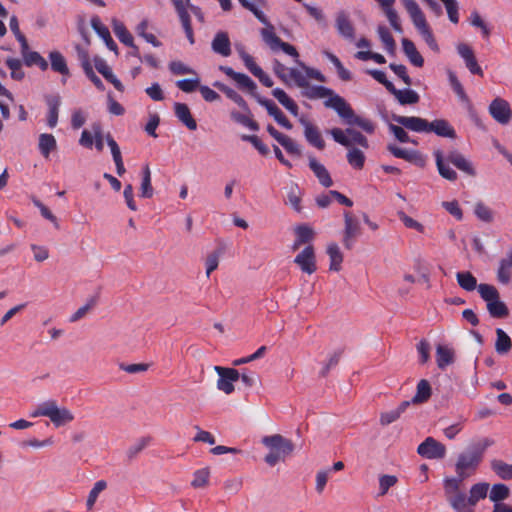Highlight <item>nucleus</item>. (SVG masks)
<instances>
[{"label":"nucleus","mask_w":512,"mask_h":512,"mask_svg":"<svg viewBox=\"0 0 512 512\" xmlns=\"http://www.w3.org/2000/svg\"><path fill=\"white\" fill-rule=\"evenodd\" d=\"M330 134L335 142L347 148L346 159L349 165L356 170H361L366 161L364 150L369 148L368 139L352 128L346 130L333 128Z\"/></svg>","instance_id":"f257e3e1"},{"label":"nucleus","mask_w":512,"mask_h":512,"mask_svg":"<svg viewBox=\"0 0 512 512\" xmlns=\"http://www.w3.org/2000/svg\"><path fill=\"white\" fill-rule=\"evenodd\" d=\"M393 121L403 126L404 128L418 133L433 132L440 137L455 138L456 132L447 120L436 119L428 122L426 119L416 116H401L393 115Z\"/></svg>","instance_id":"f03ea898"},{"label":"nucleus","mask_w":512,"mask_h":512,"mask_svg":"<svg viewBox=\"0 0 512 512\" xmlns=\"http://www.w3.org/2000/svg\"><path fill=\"white\" fill-rule=\"evenodd\" d=\"M493 444L494 441L492 439L483 438L470 445L466 451L460 453L455 463L456 474L461 478L472 476L482 462L485 451Z\"/></svg>","instance_id":"7ed1b4c3"},{"label":"nucleus","mask_w":512,"mask_h":512,"mask_svg":"<svg viewBox=\"0 0 512 512\" xmlns=\"http://www.w3.org/2000/svg\"><path fill=\"white\" fill-rule=\"evenodd\" d=\"M410 16V19L415 26L418 33L421 35L423 40L429 46V48L435 52L439 51V46L435 40L433 32L426 21L425 15L420 9L419 5L415 0H400Z\"/></svg>","instance_id":"20e7f679"},{"label":"nucleus","mask_w":512,"mask_h":512,"mask_svg":"<svg viewBox=\"0 0 512 512\" xmlns=\"http://www.w3.org/2000/svg\"><path fill=\"white\" fill-rule=\"evenodd\" d=\"M326 107L334 109L348 125H357L369 134H372L375 130L374 123L367 118L356 115L351 106L341 96L334 97V99L326 103Z\"/></svg>","instance_id":"39448f33"},{"label":"nucleus","mask_w":512,"mask_h":512,"mask_svg":"<svg viewBox=\"0 0 512 512\" xmlns=\"http://www.w3.org/2000/svg\"><path fill=\"white\" fill-rule=\"evenodd\" d=\"M31 417H48L55 427L64 426L74 420L73 413L66 407H59L55 400L40 403Z\"/></svg>","instance_id":"423d86ee"},{"label":"nucleus","mask_w":512,"mask_h":512,"mask_svg":"<svg viewBox=\"0 0 512 512\" xmlns=\"http://www.w3.org/2000/svg\"><path fill=\"white\" fill-rule=\"evenodd\" d=\"M264 28L260 29V36L262 41L266 46L270 48L271 51L276 52L278 50H282L287 55L293 58H299V53L296 48L280 39L275 32V27L270 23L267 16L265 15V21H260Z\"/></svg>","instance_id":"0eeeda50"},{"label":"nucleus","mask_w":512,"mask_h":512,"mask_svg":"<svg viewBox=\"0 0 512 512\" xmlns=\"http://www.w3.org/2000/svg\"><path fill=\"white\" fill-rule=\"evenodd\" d=\"M478 292L486 302L489 314L494 318L506 317L509 313L506 304L500 300V294L496 287L490 284H479Z\"/></svg>","instance_id":"6e6552de"},{"label":"nucleus","mask_w":512,"mask_h":512,"mask_svg":"<svg viewBox=\"0 0 512 512\" xmlns=\"http://www.w3.org/2000/svg\"><path fill=\"white\" fill-rule=\"evenodd\" d=\"M298 68H290L289 69V85L293 82L299 88H304L307 86L308 79H314L319 82H325V76L317 69L308 67L303 62H301L298 58H294Z\"/></svg>","instance_id":"1a4fd4ad"},{"label":"nucleus","mask_w":512,"mask_h":512,"mask_svg":"<svg viewBox=\"0 0 512 512\" xmlns=\"http://www.w3.org/2000/svg\"><path fill=\"white\" fill-rule=\"evenodd\" d=\"M214 370L219 376L216 384L217 389L227 395L232 394L235 390L234 383L240 378L239 371L221 366H214Z\"/></svg>","instance_id":"9d476101"},{"label":"nucleus","mask_w":512,"mask_h":512,"mask_svg":"<svg viewBox=\"0 0 512 512\" xmlns=\"http://www.w3.org/2000/svg\"><path fill=\"white\" fill-rule=\"evenodd\" d=\"M488 111L491 117L501 125L508 124L512 119V109L507 100L496 97L490 103Z\"/></svg>","instance_id":"9b49d317"},{"label":"nucleus","mask_w":512,"mask_h":512,"mask_svg":"<svg viewBox=\"0 0 512 512\" xmlns=\"http://www.w3.org/2000/svg\"><path fill=\"white\" fill-rule=\"evenodd\" d=\"M417 453L426 459H443L446 447L433 437H427L417 448Z\"/></svg>","instance_id":"f8f14e48"},{"label":"nucleus","mask_w":512,"mask_h":512,"mask_svg":"<svg viewBox=\"0 0 512 512\" xmlns=\"http://www.w3.org/2000/svg\"><path fill=\"white\" fill-rule=\"evenodd\" d=\"M344 235L343 244L346 249H352L354 240L361 234V226L359 220L350 212L344 213Z\"/></svg>","instance_id":"ddd939ff"},{"label":"nucleus","mask_w":512,"mask_h":512,"mask_svg":"<svg viewBox=\"0 0 512 512\" xmlns=\"http://www.w3.org/2000/svg\"><path fill=\"white\" fill-rule=\"evenodd\" d=\"M262 443L271 451L278 452L283 456L289 455L294 449L293 443L279 434L265 436Z\"/></svg>","instance_id":"4468645a"},{"label":"nucleus","mask_w":512,"mask_h":512,"mask_svg":"<svg viewBox=\"0 0 512 512\" xmlns=\"http://www.w3.org/2000/svg\"><path fill=\"white\" fill-rule=\"evenodd\" d=\"M294 262L300 269L307 274H312L316 271V257L314 248L311 245L306 246L294 259Z\"/></svg>","instance_id":"2eb2a0df"},{"label":"nucleus","mask_w":512,"mask_h":512,"mask_svg":"<svg viewBox=\"0 0 512 512\" xmlns=\"http://www.w3.org/2000/svg\"><path fill=\"white\" fill-rule=\"evenodd\" d=\"M219 69L228 77L233 79L241 90L250 93H253L256 90V83L248 75L235 72L231 67L228 66H220Z\"/></svg>","instance_id":"dca6fc26"},{"label":"nucleus","mask_w":512,"mask_h":512,"mask_svg":"<svg viewBox=\"0 0 512 512\" xmlns=\"http://www.w3.org/2000/svg\"><path fill=\"white\" fill-rule=\"evenodd\" d=\"M299 122L304 127V136L306 140L319 150L324 149L325 142L321 136L320 131L309 120L304 117L299 119Z\"/></svg>","instance_id":"f3484780"},{"label":"nucleus","mask_w":512,"mask_h":512,"mask_svg":"<svg viewBox=\"0 0 512 512\" xmlns=\"http://www.w3.org/2000/svg\"><path fill=\"white\" fill-rule=\"evenodd\" d=\"M335 27L338 33L345 39L349 41H354L355 39V28L349 18V15L340 11L337 13L335 18Z\"/></svg>","instance_id":"a211bd4d"},{"label":"nucleus","mask_w":512,"mask_h":512,"mask_svg":"<svg viewBox=\"0 0 512 512\" xmlns=\"http://www.w3.org/2000/svg\"><path fill=\"white\" fill-rule=\"evenodd\" d=\"M302 94L303 96L309 98V99H323L326 98L324 101V105L326 106V103H328L330 100L334 99V97L339 96L338 94H335L334 91L330 88L324 87V86H316V85H310L309 82H307V86L302 88Z\"/></svg>","instance_id":"6ab92c4d"},{"label":"nucleus","mask_w":512,"mask_h":512,"mask_svg":"<svg viewBox=\"0 0 512 512\" xmlns=\"http://www.w3.org/2000/svg\"><path fill=\"white\" fill-rule=\"evenodd\" d=\"M379 4L381 7L383 13L385 14L388 22L390 23L391 27L396 31L401 33L402 32V26L400 22L399 15L397 11L394 9V4L396 0H374Z\"/></svg>","instance_id":"aec40b11"},{"label":"nucleus","mask_w":512,"mask_h":512,"mask_svg":"<svg viewBox=\"0 0 512 512\" xmlns=\"http://www.w3.org/2000/svg\"><path fill=\"white\" fill-rule=\"evenodd\" d=\"M212 50L223 57L231 55V42L229 36L224 31H219L215 34L212 43Z\"/></svg>","instance_id":"412c9836"},{"label":"nucleus","mask_w":512,"mask_h":512,"mask_svg":"<svg viewBox=\"0 0 512 512\" xmlns=\"http://www.w3.org/2000/svg\"><path fill=\"white\" fill-rule=\"evenodd\" d=\"M94 65L96 70L102 74V76L109 81L118 91H123L124 86L121 81L113 74L112 69L109 67L107 62L99 57H95Z\"/></svg>","instance_id":"4be33fe9"},{"label":"nucleus","mask_w":512,"mask_h":512,"mask_svg":"<svg viewBox=\"0 0 512 512\" xmlns=\"http://www.w3.org/2000/svg\"><path fill=\"white\" fill-rule=\"evenodd\" d=\"M447 501L455 512H475L469 497L462 491L449 496Z\"/></svg>","instance_id":"5701e85b"},{"label":"nucleus","mask_w":512,"mask_h":512,"mask_svg":"<svg viewBox=\"0 0 512 512\" xmlns=\"http://www.w3.org/2000/svg\"><path fill=\"white\" fill-rule=\"evenodd\" d=\"M91 26L98 36L103 39L107 48L117 54V45L112 39L108 28L101 22L99 17H92Z\"/></svg>","instance_id":"b1692460"},{"label":"nucleus","mask_w":512,"mask_h":512,"mask_svg":"<svg viewBox=\"0 0 512 512\" xmlns=\"http://www.w3.org/2000/svg\"><path fill=\"white\" fill-rule=\"evenodd\" d=\"M259 103L266 108L268 114L272 116L279 125L288 130L292 129L291 122L285 117L283 112L274 102L267 99H260Z\"/></svg>","instance_id":"393cba45"},{"label":"nucleus","mask_w":512,"mask_h":512,"mask_svg":"<svg viewBox=\"0 0 512 512\" xmlns=\"http://www.w3.org/2000/svg\"><path fill=\"white\" fill-rule=\"evenodd\" d=\"M512 277V249L499 261L497 269V280L501 284H508Z\"/></svg>","instance_id":"a878e982"},{"label":"nucleus","mask_w":512,"mask_h":512,"mask_svg":"<svg viewBox=\"0 0 512 512\" xmlns=\"http://www.w3.org/2000/svg\"><path fill=\"white\" fill-rule=\"evenodd\" d=\"M448 163L453 164L455 167H457L459 170L463 171L464 173L474 176L475 175V169L472 165V163L461 153L458 151H452L447 156Z\"/></svg>","instance_id":"bb28decb"},{"label":"nucleus","mask_w":512,"mask_h":512,"mask_svg":"<svg viewBox=\"0 0 512 512\" xmlns=\"http://www.w3.org/2000/svg\"><path fill=\"white\" fill-rule=\"evenodd\" d=\"M390 93L394 95L401 105H411L419 102V95L416 91L411 89H397L393 84H390Z\"/></svg>","instance_id":"cd10ccee"},{"label":"nucleus","mask_w":512,"mask_h":512,"mask_svg":"<svg viewBox=\"0 0 512 512\" xmlns=\"http://www.w3.org/2000/svg\"><path fill=\"white\" fill-rule=\"evenodd\" d=\"M174 112L176 117L181 121L189 130H196L197 123L192 117L189 107L184 103H175Z\"/></svg>","instance_id":"c85d7f7f"},{"label":"nucleus","mask_w":512,"mask_h":512,"mask_svg":"<svg viewBox=\"0 0 512 512\" xmlns=\"http://www.w3.org/2000/svg\"><path fill=\"white\" fill-rule=\"evenodd\" d=\"M402 48L403 52L410 61V63L416 67H422L424 65V59L422 55L418 52L415 44L407 39H402Z\"/></svg>","instance_id":"c756f323"},{"label":"nucleus","mask_w":512,"mask_h":512,"mask_svg":"<svg viewBox=\"0 0 512 512\" xmlns=\"http://www.w3.org/2000/svg\"><path fill=\"white\" fill-rule=\"evenodd\" d=\"M309 167L317 177L320 184L326 188L332 186L333 181L330 177L328 170L324 165L319 163L315 158L311 157L309 159Z\"/></svg>","instance_id":"7c9ffc66"},{"label":"nucleus","mask_w":512,"mask_h":512,"mask_svg":"<svg viewBox=\"0 0 512 512\" xmlns=\"http://www.w3.org/2000/svg\"><path fill=\"white\" fill-rule=\"evenodd\" d=\"M454 350L445 345H438L436 348V362L439 369L444 370L447 366L454 363Z\"/></svg>","instance_id":"2f4dec72"},{"label":"nucleus","mask_w":512,"mask_h":512,"mask_svg":"<svg viewBox=\"0 0 512 512\" xmlns=\"http://www.w3.org/2000/svg\"><path fill=\"white\" fill-rule=\"evenodd\" d=\"M46 103L49 108L47 123L50 128H54L58 122V112L61 105V98L58 95H50L46 97Z\"/></svg>","instance_id":"473e14b6"},{"label":"nucleus","mask_w":512,"mask_h":512,"mask_svg":"<svg viewBox=\"0 0 512 512\" xmlns=\"http://www.w3.org/2000/svg\"><path fill=\"white\" fill-rule=\"evenodd\" d=\"M489 499L494 505L503 504L510 497V489L507 485L497 483L489 489Z\"/></svg>","instance_id":"72a5a7b5"},{"label":"nucleus","mask_w":512,"mask_h":512,"mask_svg":"<svg viewBox=\"0 0 512 512\" xmlns=\"http://www.w3.org/2000/svg\"><path fill=\"white\" fill-rule=\"evenodd\" d=\"M51 69L64 77L69 76V68L65 57L59 51H51L48 55Z\"/></svg>","instance_id":"f704fd0d"},{"label":"nucleus","mask_w":512,"mask_h":512,"mask_svg":"<svg viewBox=\"0 0 512 512\" xmlns=\"http://www.w3.org/2000/svg\"><path fill=\"white\" fill-rule=\"evenodd\" d=\"M21 56L27 67L37 66L41 71H46L49 67L48 62L39 52L29 50Z\"/></svg>","instance_id":"c9c22d12"},{"label":"nucleus","mask_w":512,"mask_h":512,"mask_svg":"<svg viewBox=\"0 0 512 512\" xmlns=\"http://www.w3.org/2000/svg\"><path fill=\"white\" fill-rule=\"evenodd\" d=\"M490 489V484L487 482H479L473 484L469 490V499L470 503L475 508L476 504L487 497L488 491Z\"/></svg>","instance_id":"e433bc0d"},{"label":"nucleus","mask_w":512,"mask_h":512,"mask_svg":"<svg viewBox=\"0 0 512 512\" xmlns=\"http://www.w3.org/2000/svg\"><path fill=\"white\" fill-rule=\"evenodd\" d=\"M495 332V351L500 355L507 354L512 348V340L510 336L501 328H497Z\"/></svg>","instance_id":"4c0bfd02"},{"label":"nucleus","mask_w":512,"mask_h":512,"mask_svg":"<svg viewBox=\"0 0 512 512\" xmlns=\"http://www.w3.org/2000/svg\"><path fill=\"white\" fill-rule=\"evenodd\" d=\"M272 95L279 101V103L287 109L292 115H298V105L291 99L288 94L280 88H275Z\"/></svg>","instance_id":"58836bf2"},{"label":"nucleus","mask_w":512,"mask_h":512,"mask_svg":"<svg viewBox=\"0 0 512 512\" xmlns=\"http://www.w3.org/2000/svg\"><path fill=\"white\" fill-rule=\"evenodd\" d=\"M327 254L330 259V267L331 271H339L341 269V263L343 261V254L336 243H330L327 246Z\"/></svg>","instance_id":"ea45409f"},{"label":"nucleus","mask_w":512,"mask_h":512,"mask_svg":"<svg viewBox=\"0 0 512 512\" xmlns=\"http://www.w3.org/2000/svg\"><path fill=\"white\" fill-rule=\"evenodd\" d=\"M240 4L249 10L259 21H265L262 8L266 6V0H238Z\"/></svg>","instance_id":"a19ab883"},{"label":"nucleus","mask_w":512,"mask_h":512,"mask_svg":"<svg viewBox=\"0 0 512 512\" xmlns=\"http://www.w3.org/2000/svg\"><path fill=\"white\" fill-rule=\"evenodd\" d=\"M434 156H435L436 165H437L439 174L447 180H450V181L456 180L457 173L449 166L448 163H445L443 156H442V152L436 151L434 153Z\"/></svg>","instance_id":"79ce46f5"},{"label":"nucleus","mask_w":512,"mask_h":512,"mask_svg":"<svg viewBox=\"0 0 512 512\" xmlns=\"http://www.w3.org/2000/svg\"><path fill=\"white\" fill-rule=\"evenodd\" d=\"M112 29L121 43L124 45H132V42L134 41L133 36L121 21L114 18L112 20Z\"/></svg>","instance_id":"37998d69"},{"label":"nucleus","mask_w":512,"mask_h":512,"mask_svg":"<svg viewBox=\"0 0 512 512\" xmlns=\"http://www.w3.org/2000/svg\"><path fill=\"white\" fill-rule=\"evenodd\" d=\"M492 471L503 480L512 479V464L499 459H493L490 463Z\"/></svg>","instance_id":"c03bdc74"},{"label":"nucleus","mask_w":512,"mask_h":512,"mask_svg":"<svg viewBox=\"0 0 512 512\" xmlns=\"http://www.w3.org/2000/svg\"><path fill=\"white\" fill-rule=\"evenodd\" d=\"M323 54L334 65V67L336 68L338 77L341 80L350 81L352 79L351 72L343 66V64L341 63V61L335 54H333L329 51H324Z\"/></svg>","instance_id":"a18cd8bd"},{"label":"nucleus","mask_w":512,"mask_h":512,"mask_svg":"<svg viewBox=\"0 0 512 512\" xmlns=\"http://www.w3.org/2000/svg\"><path fill=\"white\" fill-rule=\"evenodd\" d=\"M39 150L40 153L45 157H49L50 153L56 149V139L52 134L43 133L39 136Z\"/></svg>","instance_id":"49530a36"},{"label":"nucleus","mask_w":512,"mask_h":512,"mask_svg":"<svg viewBox=\"0 0 512 512\" xmlns=\"http://www.w3.org/2000/svg\"><path fill=\"white\" fill-rule=\"evenodd\" d=\"M387 150L395 157L404 159L410 162H417L420 159V155L416 151H409L396 146L395 144L387 145Z\"/></svg>","instance_id":"de8ad7c7"},{"label":"nucleus","mask_w":512,"mask_h":512,"mask_svg":"<svg viewBox=\"0 0 512 512\" xmlns=\"http://www.w3.org/2000/svg\"><path fill=\"white\" fill-rule=\"evenodd\" d=\"M154 194V190L151 184V171L148 165H145L142 169V181L140 186V196L142 198H151Z\"/></svg>","instance_id":"09e8293b"},{"label":"nucleus","mask_w":512,"mask_h":512,"mask_svg":"<svg viewBox=\"0 0 512 512\" xmlns=\"http://www.w3.org/2000/svg\"><path fill=\"white\" fill-rule=\"evenodd\" d=\"M6 66L10 70L11 78L16 81H21L25 77V72L22 69L23 60L18 58L9 57L5 60Z\"/></svg>","instance_id":"8fccbe9b"},{"label":"nucleus","mask_w":512,"mask_h":512,"mask_svg":"<svg viewBox=\"0 0 512 512\" xmlns=\"http://www.w3.org/2000/svg\"><path fill=\"white\" fill-rule=\"evenodd\" d=\"M214 86L217 87L220 91H222L229 99H231L233 102H235L239 107L248 111V106H247L246 101L235 90H233L232 88H230L220 82H215Z\"/></svg>","instance_id":"3c124183"},{"label":"nucleus","mask_w":512,"mask_h":512,"mask_svg":"<svg viewBox=\"0 0 512 512\" xmlns=\"http://www.w3.org/2000/svg\"><path fill=\"white\" fill-rule=\"evenodd\" d=\"M456 279L458 285L466 291H473L476 288L478 289L479 285H477V279L468 271L458 272L456 274Z\"/></svg>","instance_id":"603ef678"},{"label":"nucleus","mask_w":512,"mask_h":512,"mask_svg":"<svg viewBox=\"0 0 512 512\" xmlns=\"http://www.w3.org/2000/svg\"><path fill=\"white\" fill-rule=\"evenodd\" d=\"M430 396L431 386L427 380L422 379L417 384V391L412 402L415 404L424 403L430 398Z\"/></svg>","instance_id":"864d4df0"},{"label":"nucleus","mask_w":512,"mask_h":512,"mask_svg":"<svg viewBox=\"0 0 512 512\" xmlns=\"http://www.w3.org/2000/svg\"><path fill=\"white\" fill-rule=\"evenodd\" d=\"M377 33L386 51L390 54H393L396 49V43L388 28L384 25H379L377 28Z\"/></svg>","instance_id":"5fc2aeb1"},{"label":"nucleus","mask_w":512,"mask_h":512,"mask_svg":"<svg viewBox=\"0 0 512 512\" xmlns=\"http://www.w3.org/2000/svg\"><path fill=\"white\" fill-rule=\"evenodd\" d=\"M107 488V482L105 480H98L94 483L92 489L90 490L87 501H86V507L89 511H91L98 499V496L100 493H102Z\"/></svg>","instance_id":"6e6d98bb"},{"label":"nucleus","mask_w":512,"mask_h":512,"mask_svg":"<svg viewBox=\"0 0 512 512\" xmlns=\"http://www.w3.org/2000/svg\"><path fill=\"white\" fill-rule=\"evenodd\" d=\"M448 79H449V83H450L453 91L458 96V98L462 102L469 104L468 96L466 95L465 90H464L462 84L460 83V81L458 80L457 76L455 75V73L452 71H449Z\"/></svg>","instance_id":"4d7b16f0"},{"label":"nucleus","mask_w":512,"mask_h":512,"mask_svg":"<svg viewBox=\"0 0 512 512\" xmlns=\"http://www.w3.org/2000/svg\"><path fill=\"white\" fill-rule=\"evenodd\" d=\"M465 479L466 478H461L458 475H457V477H449V478L444 479L443 484H444L446 499L449 496L453 495L454 493L456 494L457 492H461V490H460L461 483Z\"/></svg>","instance_id":"13d9d810"},{"label":"nucleus","mask_w":512,"mask_h":512,"mask_svg":"<svg viewBox=\"0 0 512 512\" xmlns=\"http://www.w3.org/2000/svg\"><path fill=\"white\" fill-rule=\"evenodd\" d=\"M171 1L175 6V9L178 13L181 23L191 21L189 11H190V6H192V5L190 4V0H171Z\"/></svg>","instance_id":"bf43d9fd"},{"label":"nucleus","mask_w":512,"mask_h":512,"mask_svg":"<svg viewBox=\"0 0 512 512\" xmlns=\"http://www.w3.org/2000/svg\"><path fill=\"white\" fill-rule=\"evenodd\" d=\"M97 304V298L91 297L87 300L86 304L78 308L75 313L70 317V322H77L84 318Z\"/></svg>","instance_id":"052dcab7"},{"label":"nucleus","mask_w":512,"mask_h":512,"mask_svg":"<svg viewBox=\"0 0 512 512\" xmlns=\"http://www.w3.org/2000/svg\"><path fill=\"white\" fill-rule=\"evenodd\" d=\"M210 477V471L208 468H202L194 472V477L191 485L194 488H203L208 485Z\"/></svg>","instance_id":"680f3d73"},{"label":"nucleus","mask_w":512,"mask_h":512,"mask_svg":"<svg viewBox=\"0 0 512 512\" xmlns=\"http://www.w3.org/2000/svg\"><path fill=\"white\" fill-rule=\"evenodd\" d=\"M238 53L242 59L245 67L255 76L258 72L260 73L261 68L256 64L254 58L248 54L244 48H239Z\"/></svg>","instance_id":"e2e57ef3"},{"label":"nucleus","mask_w":512,"mask_h":512,"mask_svg":"<svg viewBox=\"0 0 512 512\" xmlns=\"http://www.w3.org/2000/svg\"><path fill=\"white\" fill-rule=\"evenodd\" d=\"M221 257L220 251H213L209 253L205 259V270L206 276L209 277L211 273L217 269L219 265V260Z\"/></svg>","instance_id":"0e129e2a"},{"label":"nucleus","mask_w":512,"mask_h":512,"mask_svg":"<svg viewBox=\"0 0 512 512\" xmlns=\"http://www.w3.org/2000/svg\"><path fill=\"white\" fill-rule=\"evenodd\" d=\"M474 212L475 215L484 222H492L494 219L493 211L482 202L475 205Z\"/></svg>","instance_id":"69168bd1"},{"label":"nucleus","mask_w":512,"mask_h":512,"mask_svg":"<svg viewBox=\"0 0 512 512\" xmlns=\"http://www.w3.org/2000/svg\"><path fill=\"white\" fill-rule=\"evenodd\" d=\"M295 234L300 242L309 243L314 238V231L308 225H299L295 227Z\"/></svg>","instance_id":"338daca9"},{"label":"nucleus","mask_w":512,"mask_h":512,"mask_svg":"<svg viewBox=\"0 0 512 512\" xmlns=\"http://www.w3.org/2000/svg\"><path fill=\"white\" fill-rule=\"evenodd\" d=\"M231 118L244 125L245 127L249 128L250 130H253V131H256L258 130V125L256 122H254L252 119H250L249 116L245 115V114H242V113H239V112H231Z\"/></svg>","instance_id":"774afa93"}]
</instances>
